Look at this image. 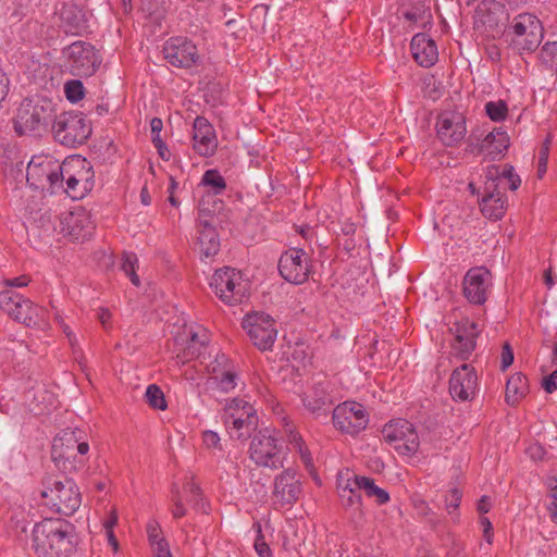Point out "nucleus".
<instances>
[{"mask_svg": "<svg viewBox=\"0 0 557 557\" xmlns=\"http://www.w3.org/2000/svg\"><path fill=\"white\" fill-rule=\"evenodd\" d=\"M71 524L62 519H45L33 529V548L39 557H70L74 550Z\"/></svg>", "mask_w": 557, "mask_h": 557, "instance_id": "f257e3e1", "label": "nucleus"}, {"mask_svg": "<svg viewBox=\"0 0 557 557\" xmlns=\"http://www.w3.org/2000/svg\"><path fill=\"white\" fill-rule=\"evenodd\" d=\"M55 104L48 98H25L16 110L14 131L17 135H41L55 117Z\"/></svg>", "mask_w": 557, "mask_h": 557, "instance_id": "f03ea898", "label": "nucleus"}, {"mask_svg": "<svg viewBox=\"0 0 557 557\" xmlns=\"http://www.w3.org/2000/svg\"><path fill=\"white\" fill-rule=\"evenodd\" d=\"M40 495L46 506L64 516L73 515L79 508L82 502L75 482L66 476L49 475L45 478Z\"/></svg>", "mask_w": 557, "mask_h": 557, "instance_id": "7ed1b4c3", "label": "nucleus"}, {"mask_svg": "<svg viewBox=\"0 0 557 557\" xmlns=\"http://www.w3.org/2000/svg\"><path fill=\"white\" fill-rule=\"evenodd\" d=\"M223 423L233 440L245 442L258 426L253 406L242 398H233L224 407Z\"/></svg>", "mask_w": 557, "mask_h": 557, "instance_id": "20e7f679", "label": "nucleus"}, {"mask_svg": "<svg viewBox=\"0 0 557 557\" xmlns=\"http://www.w3.org/2000/svg\"><path fill=\"white\" fill-rule=\"evenodd\" d=\"M89 450L87 442L79 441L76 432H64L60 437L54 438L52 445V459L55 466L62 471H72L85 466V456Z\"/></svg>", "mask_w": 557, "mask_h": 557, "instance_id": "39448f33", "label": "nucleus"}, {"mask_svg": "<svg viewBox=\"0 0 557 557\" xmlns=\"http://www.w3.org/2000/svg\"><path fill=\"white\" fill-rule=\"evenodd\" d=\"M52 133L61 145L76 147L86 143L91 134V126L82 112L55 113Z\"/></svg>", "mask_w": 557, "mask_h": 557, "instance_id": "423d86ee", "label": "nucleus"}, {"mask_svg": "<svg viewBox=\"0 0 557 557\" xmlns=\"http://www.w3.org/2000/svg\"><path fill=\"white\" fill-rule=\"evenodd\" d=\"M249 447L251 460L259 467L277 470L284 467L282 446L277 438L268 430H260L252 434Z\"/></svg>", "mask_w": 557, "mask_h": 557, "instance_id": "0eeeda50", "label": "nucleus"}, {"mask_svg": "<svg viewBox=\"0 0 557 557\" xmlns=\"http://www.w3.org/2000/svg\"><path fill=\"white\" fill-rule=\"evenodd\" d=\"M210 286L215 295L230 306L242 302L248 293V283L243 280L242 273L230 267L216 270Z\"/></svg>", "mask_w": 557, "mask_h": 557, "instance_id": "6e6552de", "label": "nucleus"}, {"mask_svg": "<svg viewBox=\"0 0 557 557\" xmlns=\"http://www.w3.org/2000/svg\"><path fill=\"white\" fill-rule=\"evenodd\" d=\"M510 30L515 35L511 46L521 52H533L544 38V28L537 16L521 13L513 17Z\"/></svg>", "mask_w": 557, "mask_h": 557, "instance_id": "1a4fd4ad", "label": "nucleus"}, {"mask_svg": "<svg viewBox=\"0 0 557 557\" xmlns=\"http://www.w3.org/2000/svg\"><path fill=\"white\" fill-rule=\"evenodd\" d=\"M0 308L15 321L26 326H36L44 309L13 289L0 292Z\"/></svg>", "mask_w": 557, "mask_h": 557, "instance_id": "9d476101", "label": "nucleus"}, {"mask_svg": "<svg viewBox=\"0 0 557 557\" xmlns=\"http://www.w3.org/2000/svg\"><path fill=\"white\" fill-rule=\"evenodd\" d=\"M383 438L404 456H411L419 449V437L411 422L399 419L384 425Z\"/></svg>", "mask_w": 557, "mask_h": 557, "instance_id": "9b49d317", "label": "nucleus"}, {"mask_svg": "<svg viewBox=\"0 0 557 557\" xmlns=\"http://www.w3.org/2000/svg\"><path fill=\"white\" fill-rule=\"evenodd\" d=\"M332 421L342 433L357 435L367 428L369 416L361 404L345 401L333 409Z\"/></svg>", "mask_w": 557, "mask_h": 557, "instance_id": "f8f14e48", "label": "nucleus"}, {"mask_svg": "<svg viewBox=\"0 0 557 557\" xmlns=\"http://www.w3.org/2000/svg\"><path fill=\"white\" fill-rule=\"evenodd\" d=\"M333 384L327 379L314 380L301 395L305 409L314 418H326L334 399L332 396Z\"/></svg>", "mask_w": 557, "mask_h": 557, "instance_id": "ddd939ff", "label": "nucleus"}, {"mask_svg": "<svg viewBox=\"0 0 557 557\" xmlns=\"http://www.w3.org/2000/svg\"><path fill=\"white\" fill-rule=\"evenodd\" d=\"M243 327L247 331L253 345L260 350L271 349L277 331L274 326V320L269 314L263 312L247 314L243 320Z\"/></svg>", "mask_w": 557, "mask_h": 557, "instance_id": "4468645a", "label": "nucleus"}, {"mask_svg": "<svg viewBox=\"0 0 557 557\" xmlns=\"http://www.w3.org/2000/svg\"><path fill=\"white\" fill-rule=\"evenodd\" d=\"M61 163L49 157H34L27 165L26 180L34 188H45L49 184L51 193L57 191Z\"/></svg>", "mask_w": 557, "mask_h": 557, "instance_id": "2eb2a0df", "label": "nucleus"}, {"mask_svg": "<svg viewBox=\"0 0 557 557\" xmlns=\"http://www.w3.org/2000/svg\"><path fill=\"white\" fill-rule=\"evenodd\" d=\"M309 257L304 249L292 248L282 253L278 260L281 276L293 284L305 283L310 274Z\"/></svg>", "mask_w": 557, "mask_h": 557, "instance_id": "dca6fc26", "label": "nucleus"}, {"mask_svg": "<svg viewBox=\"0 0 557 557\" xmlns=\"http://www.w3.org/2000/svg\"><path fill=\"white\" fill-rule=\"evenodd\" d=\"M66 51L71 70L77 76L94 75L101 63L100 55L88 42L75 41Z\"/></svg>", "mask_w": 557, "mask_h": 557, "instance_id": "f3484780", "label": "nucleus"}, {"mask_svg": "<svg viewBox=\"0 0 557 557\" xmlns=\"http://www.w3.org/2000/svg\"><path fill=\"white\" fill-rule=\"evenodd\" d=\"M164 59L173 66L189 69L199 61L196 45L187 37H171L163 46Z\"/></svg>", "mask_w": 557, "mask_h": 557, "instance_id": "a211bd4d", "label": "nucleus"}, {"mask_svg": "<svg viewBox=\"0 0 557 557\" xmlns=\"http://www.w3.org/2000/svg\"><path fill=\"white\" fill-rule=\"evenodd\" d=\"M302 493L299 476L292 468L285 469L274 479L273 503L281 507L293 506Z\"/></svg>", "mask_w": 557, "mask_h": 557, "instance_id": "6ab92c4d", "label": "nucleus"}, {"mask_svg": "<svg viewBox=\"0 0 557 557\" xmlns=\"http://www.w3.org/2000/svg\"><path fill=\"white\" fill-rule=\"evenodd\" d=\"M454 333L451 349L461 360H467L476 346V337L480 334L478 324L469 319H461L450 329Z\"/></svg>", "mask_w": 557, "mask_h": 557, "instance_id": "aec40b11", "label": "nucleus"}, {"mask_svg": "<svg viewBox=\"0 0 557 557\" xmlns=\"http://www.w3.org/2000/svg\"><path fill=\"white\" fill-rule=\"evenodd\" d=\"M463 295L474 305H482L487 299L491 285V272L484 267L470 269L463 278Z\"/></svg>", "mask_w": 557, "mask_h": 557, "instance_id": "412c9836", "label": "nucleus"}, {"mask_svg": "<svg viewBox=\"0 0 557 557\" xmlns=\"http://www.w3.org/2000/svg\"><path fill=\"white\" fill-rule=\"evenodd\" d=\"M208 369L211 380L221 392L228 393L237 386L239 380L237 366L225 354H218Z\"/></svg>", "mask_w": 557, "mask_h": 557, "instance_id": "4be33fe9", "label": "nucleus"}, {"mask_svg": "<svg viewBox=\"0 0 557 557\" xmlns=\"http://www.w3.org/2000/svg\"><path fill=\"white\" fill-rule=\"evenodd\" d=\"M478 387V376L474 369L463 363L457 368L449 380V393L454 399L466 401L472 399Z\"/></svg>", "mask_w": 557, "mask_h": 557, "instance_id": "5701e85b", "label": "nucleus"}, {"mask_svg": "<svg viewBox=\"0 0 557 557\" xmlns=\"http://www.w3.org/2000/svg\"><path fill=\"white\" fill-rule=\"evenodd\" d=\"M482 214L490 220H500L506 212V200L498 185V178H487L481 199L479 200Z\"/></svg>", "mask_w": 557, "mask_h": 557, "instance_id": "b1692460", "label": "nucleus"}, {"mask_svg": "<svg viewBox=\"0 0 557 557\" xmlns=\"http://www.w3.org/2000/svg\"><path fill=\"white\" fill-rule=\"evenodd\" d=\"M475 24H481L486 32H494L505 24L509 14L505 5L496 0H483L475 9Z\"/></svg>", "mask_w": 557, "mask_h": 557, "instance_id": "393cba45", "label": "nucleus"}, {"mask_svg": "<svg viewBox=\"0 0 557 557\" xmlns=\"http://www.w3.org/2000/svg\"><path fill=\"white\" fill-rule=\"evenodd\" d=\"M437 136L448 147L460 143L467 133L466 121L461 114H444L437 122Z\"/></svg>", "mask_w": 557, "mask_h": 557, "instance_id": "a878e982", "label": "nucleus"}, {"mask_svg": "<svg viewBox=\"0 0 557 557\" xmlns=\"http://www.w3.org/2000/svg\"><path fill=\"white\" fill-rule=\"evenodd\" d=\"M194 149L202 157L212 156L218 147L215 131L212 124L203 116L194 121Z\"/></svg>", "mask_w": 557, "mask_h": 557, "instance_id": "bb28decb", "label": "nucleus"}, {"mask_svg": "<svg viewBox=\"0 0 557 557\" xmlns=\"http://www.w3.org/2000/svg\"><path fill=\"white\" fill-rule=\"evenodd\" d=\"M410 49L414 61L423 67H430L437 61L438 52L435 41L425 34H416L411 39Z\"/></svg>", "mask_w": 557, "mask_h": 557, "instance_id": "cd10ccee", "label": "nucleus"}, {"mask_svg": "<svg viewBox=\"0 0 557 557\" xmlns=\"http://www.w3.org/2000/svg\"><path fill=\"white\" fill-rule=\"evenodd\" d=\"M64 223L69 235L75 240L86 239L94 230L89 214L83 209L71 212L65 218Z\"/></svg>", "mask_w": 557, "mask_h": 557, "instance_id": "c85d7f7f", "label": "nucleus"}, {"mask_svg": "<svg viewBox=\"0 0 557 557\" xmlns=\"http://www.w3.org/2000/svg\"><path fill=\"white\" fill-rule=\"evenodd\" d=\"M198 246L200 255L205 258L215 256L220 251V239L215 228L208 220H199Z\"/></svg>", "mask_w": 557, "mask_h": 557, "instance_id": "c756f323", "label": "nucleus"}, {"mask_svg": "<svg viewBox=\"0 0 557 557\" xmlns=\"http://www.w3.org/2000/svg\"><path fill=\"white\" fill-rule=\"evenodd\" d=\"M63 162L67 165L69 171L77 177L81 186H84L88 193L91 191L95 186V172L91 163L78 156L67 158Z\"/></svg>", "mask_w": 557, "mask_h": 557, "instance_id": "7c9ffc66", "label": "nucleus"}, {"mask_svg": "<svg viewBox=\"0 0 557 557\" xmlns=\"http://www.w3.org/2000/svg\"><path fill=\"white\" fill-rule=\"evenodd\" d=\"M338 495L341 498L342 506L345 509L351 510L354 515L361 513L362 502L360 495V488L356 486V475L354 480H347L343 485L342 482L337 485Z\"/></svg>", "mask_w": 557, "mask_h": 557, "instance_id": "2f4dec72", "label": "nucleus"}, {"mask_svg": "<svg viewBox=\"0 0 557 557\" xmlns=\"http://www.w3.org/2000/svg\"><path fill=\"white\" fill-rule=\"evenodd\" d=\"M58 174L59 183L57 190L61 188L72 199H82L88 194V190L84 186H81L77 177H75L74 174L69 171V168L64 164V162L61 163V168L60 171H58Z\"/></svg>", "mask_w": 557, "mask_h": 557, "instance_id": "473e14b6", "label": "nucleus"}, {"mask_svg": "<svg viewBox=\"0 0 557 557\" xmlns=\"http://www.w3.org/2000/svg\"><path fill=\"white\" fill-rule=\"evenodd\" d=\"M529 392L528 379L522 373H515L507 380L506 403L516 406Z\"/></svg>", "mask_w": 557, "mask_h": 557, "instance_id": "72a5a7b5", "label": "nucleus"}, {"mask_svg": "<svg viewBox=\"0 0 557 557\" xmlns=\"http://www.w3.org/2000/svg\"><path fill=\"white\" fill-rule=\"evenodd\" d=\"M484 146L486 147V154L495 160L509 147V137L505 131L494 128L484 137Z\"/></svg>", "mask_w": 557, "mask_h": 557, "instance_id": "f704fd0d", "label": "nucleus"}, {"mask_svg": "<svg viewBox=\"0 0 557 557\" xmlns=\"http://www.w3.org/2000/svg\"><path fill=\"white\" fill-rule=\"evenodd\" d=\"M356 486L357 488L364 491L368 497L375 498L377 505H384L391 499L389 494L385 490L375 485L374 480L371 478L356 475Z\"/></svg>", "mask_w": 557, "mask_h": 557, "instance_id": "c9c22d12", "label": "nucleus"}, {"mask_svg": "<svg viewBox=\"0 0 557 557\" xmlns=\"http://www.w3.org/2000/svg\"><path fill=\"white\" fill-rule=\"evenodd\" d=\"M183 502L189 503L197 510H205V504L202 502V493L200 487L194 482V479L187 481L183 486Z\"/></svg>", "mask_w": 557, "mask_h": 557, "instance_id": "e433bc0d", "label": "nucleus"}, {"mask_svg": "<svg viewBox=\"0 0 557 557\" xmlns=\"http://www.w3.org/2000/svg\"><path fill=\"white\" fill-rule=\"evenodd\" d=\"M201 185L211 187L213 195H220L226 189V182L218 170H207L201 178Z\"/></svg>", "mask_w": 557, "mask_h": 557, "instance_id": "4c0bfd02", "label": "nucleus"}, {"mask_svg": "<svg viewBox=\"0 0 557 557\" xmlns=\"http://www.w3.org/2000/svg\"><path fill=\"white\" fill-rule=\"evenodd\" d=\"M137 262L138 260L135 253H123L121 269L129 277L132 284L138 287L140 280L136 273Z\"/></svg>", "mask_w": 557, "mask_h": 557, "instance_id": "58836bf2", "label": "nucleus"}, {"mask_svg": "<svg viewBox=\"0 0 557 557\" xmlns=\"http://www.w3.org/2000/svg\"><path fill=\"white\" fill-rule=\"evenodd\" d=\"M145 397L153 409L164 410L166 408L164 394L158 385L150 384L146 389Z\"/></svg>", "mask_w": 557, "mask_h": 557, "instance_id": "ea45409f", "label": "nucleus"}, {"mask_svg": "<svg viewBox=\"0 0 557 557\" xmlns=\"http://www.w3.org/2000/svg\"><path fill=\"white\" fill-rule=\"evenodd\" d=\"M485 112L494 122H502L507 117L508 107L504 100L488 101L485 103Z\"/></svg>", "mask_w": 557, "mask_h": 557, "instance_id": "a19ab883", "label": "nucleus"}, {"mask_svg": "<svg viewBox=\"0 0 557 557\" xmlns=\"http://www.w3.org/2000/svg\"><path fill=\"white\" fill-rule=\"evenodd\" d=\"M34 400L38 404L32 408L36 414L48 412L53 407L52 395L48 394L44 388H39L34 394Z\"/></svg>", "mask_w": 557, "mask_h": 557, "instance_id": "79ce46f5", "label": "nucleus"}, {"mask_svg": "<svg viewBox=\"0 0 557 557\" xmlns=\"http://www.w3.org/2000/svg\"><path fill=\"white\" fill-rule=\"evenodd\" d=\"M411 503L418 516L426 518L432 525L437 523L436 515L424 499L416 496L412 497Z\"/></svg>", "mask_w": 557, "mask_h": 557, "instance_id": "37998d69", "label": "nucleus"}, {"mask_svg": "<svg viewBox=\"0 0 557 557\" xmlns=\"http://www.w3.org/2000/svg\"><path fill=\"white\" fill-rule=\"evenodd\" d=\"M64 91L67 100L73 103L82 100L85 95L84 85L78 79H72L66 82L64 85Z\"/></svg>", "mask_w": 557, "mask_h": 557, "instance_id": "c03bdc74", "label": "nucleus"}, {"mask_svg": "<svg viewBox=\"0 0 557 557\" xmlns=\"http://www.w3.org/2000/svg\"><path fill=\"white\" fill-rule=\"evenodd\" d=\"M548 496L552 498L550 504L547 506L549 517L553 522L557 523V479L549 478L547 480Z\"/></svg>", "mask_w": 557, "mask_h": 557, "instance_id": "a18cd8bd", "label": "nucleus"}, {"mask_svg": "<svg viewBox=\"0 0 557 557\" xmlns=\"http://www.w3.org/2000/svg\"><path fill=\"white\" fill-rule=\"evenodd\" d=\"M171 493L173 502L172 515L176 519L182 518L187 513V510L186 507L184 506L181 491L178 490V486L176 484H173Z\"/></svg>", "mask_w": 557, "mask_h": 557, "instance_id": "49530a36", "label": "nucleus"}, {"mask_svg": "<svg viewBox=\"0 0 557 557\" xmlns=\"http://www.w3.org/2000/svg\"><path fill=\"white\" fill-rule=\"evenodd\" d=\"M253 529L257 532L255 541V549L260 557H272V550L264 541V536L261 531V524L259 522L253 523Z\"/></svg>", "mask_w": 557, "mask_h": 557, "instance_id": "de8ad7c7", "label": "nucleus"}, {"mask_svg": "<svg viewBox=\"0 0 557 557\" xmlns=\"http://www.w3.org/2000/svg\"><path fill=\"white\" fill-rule=\"evenodd\" d=\"M541 55L544 62L557 67V41L546 42L542 47Z\"/></svg>", "mask_w": 557, "mask_h": 557, "instance_id": "09e8293b", "label": "nucleus"}, {"mask_svg": "<svg viewBox=\"0 0 557 557\" xmlns=\"http://www.w3.org/2000/svg\"><path fill=\"white\" fill-rule=\"evenodd\" d=\"M462 498V493L457 487H453L448 491V494L445 498L446 509L449 513H453L454 510H457L460 506Z\"/></svg>", "mask_w": 557, "mask_h": 557, "instance_id": "8fccbe9b", "label": "nucleus"}, {"mask_svg": "<svg viewBox=\"0 0 557 557\" xmlns=\"http://www.w3.org/2000/svg\"><path fill=\"white\" fill-rule=\"evenodd\" d=\"M202 441L207 448H215L222 450V446L220 444V436L214 431H205L202 433Z\"/></svg>", "mask_w": 557, "mask_h": 557, "instance_id": "3c124183", "label": "nucleus"}, {"mask_svg": "<svg viewBox=\"0 0 557 557\" xmlns=\"http://www.w3.org/2000/svg\"><path fill=\"white\" fill-rule=\"evenodd\" d=\"M467 151L472 154L486 153V147L484 146V139L481 141L480 138H474L470 135L468 139Z\"/></svg>", "mask_w": 557, "mask_h": 557, "instance_id": "603ef678", "label": "nucleus"}, {"mask_svg": "<svg viewBox=\"0 0 557 557\" xmlns=\"http://www.w3.org/2000/svg\"><path fill=\"white\" fill-rule=\"evenodd\" d=\"M147 534H148V539H149V542L151 545L165 540L162 536V531H161L160 527L156 522L148 523Z\"/></svg>", "mask_w": 557, "mask_h": 557, "instance_id": "864d4df0", "label": "nucleus"}, {"mask_svg": "<svg viewBox=\"0 0 557 557\" xmlns=\"http://www.w3.org/2000/svg\"><path fill=\"white\" fill-rule=\"evenodd\" d=\"M203 346L205 342L199 343V345L189 343L184 349L183 358L187 361L198 358L201 355Z\"/></svg>", "mask_w": 557, "mask_h": 557, "instance_id": "5fc2aeb1", "label": "nucleus"}, {"mask_svg": "<svg viewBox=\"0 0 557 557\" xmlns=\"http://www.w3.org/2000/svg\"><path fill=\"white\" fill-rule=\"evenodd\" d=\"M542 387L548 394H552L557 389V370L543 379Z\"/></svg>", "mask_w": 557, "mask_h": 557, "instance_id": "6e6d98bb", "label": "nucleus"}, {"mask_svg": "<svg viewBox=\"0 0 557 557\" xmlns=\"http://www.w3.org/2000/svg\"><path fill=\"white\" fill-rule=\"evenodd\" d=\"M513 362V351L508 343L503 346L502 350V370H506Z\"/></svg>", "mask_w": 557, "mask_h": 557, "instance_id": "4d7b16f0", "label": "nucleus"}, {"mask_svg": "<svg viewBox=\"0 0 557 557\" xmlns=\"http://www.w3.org/2000/svg\"><path fill=\"white\" fill-rule=\"evenodd\" d=\"M152 549L156 557H173L169 547L168 542L161 541L159 543L152 544Z\"/></svg>", "mask_w": 557, "mask_h": 557, "instance_id": "13d9d810", "label": "nucleus"}, {"mask_svg": "<svg viewBox=\"0 0 557 557\" xmlns=\"http://www.w3.org/2000/svg\"><path fill=\"white\" fill-rule=\"evenodd\" d=\"M548 148L543 147L540 150L537 173L539 177H542L547 170Z\"/></svg>", "mask_w": 557, "mask_h": 557, "instance_id": "bf43d9fd", "label": "nucleus"}, {"mask_svg": "<svg viewBox=\"0 0 557 557\" xmlns=\"http://www.w3.org/2000/svg\"><path fill=\"white\" fill-rule=\"evenodd\" d=\"M10 79L7 74L0 69V102L5 99L9 94Z\"/></svg>", "mask_w": 557, "mask_h": 557, "instance_id": "052dcab7", "label": "nucleus"}, {"mask_svg": "<svg viewBox=\"0 0 557 557\" xmlns=\"http://www.w3.org/2000/svg\"><path fill=\"white\" fill-rule=\"evenodd\" d=\"M29 283V278L26 275H21L18 277L10 278L5 281V285L12 289L13 287H24Z\"/></svg>", "mask_w": 557, "mask_h": 557, "instance_id": "680f3d73", "label": "nucleus"}, {"mask_svg": "<svg viewBox=\"0 0 557 557\" xmlns=\"http://www.w3.org/2000/svg\"><path fill=\"white\" fill-rule=\"evenodd\" d=\"M111 317H112V314L109 309L99 308L98 313H97V319L100 321V323L102 324V326L104 329H108V326L110 324Z\"/></svg>", "mask_w": 557, "mask_h": 557, "instance_id": "e2e57ef3", "label": "nucleus"}, {"mask_svg": "<svg viewBox=\"0 0 557 557\" xmlns=\"http://www.w3.org/2000/svg\"><path fill=\"white\" fill-rule=\"evenodd\" d=\"M404 17L410 22L416 24L421 18V10L420 9H412L404 12Z\"/></svg>", "mask_w": 557, "mask_h": 557, "instance_id": "0e129e2a", "label": "nucleus"}, {"mask_svg": "<svg viewBox=\"0 0 557 557\" xmlns=\"http://www.w3.org/2000/svg\"><path fill=\"white\" fill-rule=\"evenodd\" d=\"M162 128H163V122H162V120L160 117H153L150 121L151 136L160 135Z\"/></svg>", "mask_w": 557, "mask_h": 557, "instance_id": "69168bd1", "label": "nucleus"}, {"mask_svg": "<svg viewBox=\"0 0 557 557\" xmlns=\"http://www.w3.org/2000/svg\"><path fill=\"white\" fill-rule=\"evenodd\" d=\"M478 511L480 513H486L490 511L491 509V502H490V498L488 496H482L478 503V507H476Z\"/></svg>", "mask_w": 557, "mask_h": 557, "instance_id": "338daca9", "label": "nucleus"}, {"mask_svg": "<svg viewBox=\"0 0 557 557\" xmlns=\"http://www.w3.org/2000/svg\"><path fill=\"white\" fill-rule=\"evenodd\" d=\"M289 442L294 445V448L297 450H301L305 445L304 440L298 433H290L289 435Z\"/></svg>", "mask_w": 557, "mask_h": 557, "instance_id": "774afa93", "label": "nucleus"}]
</instances>
